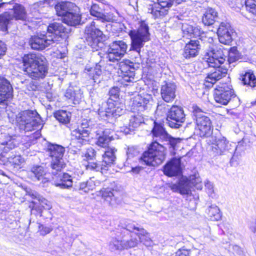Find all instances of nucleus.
<instances>
[{"label": "nucleus", "mask_w": 256, "mask_h": 256, "mask_svg": "<svg viewBox=\"0 0 256 256\" xmlns=\"http://www.w3.org/2000/svg\"><path fill=\"white\" fill-rule=\"evenodd\" d=\"M218 18V12L212 8H208L202 16V22L205 26H212Z\"/></svg>", "instance_id": "4c0bfd02"}, {"label": "nucleus", "mask_w": 256, "mask_h": 256, "mask_svg": "<svg viewBox=\"0 0 256 256\" xmlns=\"http://www.w3.org/2000/svg\"><path fill=\"white\" fill-rule=\"evenodd\" d=\"M54 38L48 36L46 33H37L30 37L29 44L33 50H42L54 44Z\"/></svg>", "instance_id": "6ab92c4d"}, {"label": "nucleus", "mask_w": 256, "mask_h": 256, "mask_svg": "<svg viewBox=\"0 0 256 256\" xmlns=\"http://www.w3.org/2000/svg\"><path fill=\"white\" fill-rule=\"evenodd\" d=\"M219 42L226 45H230L233 40L234 30L227 22H222L216 28Z\"/></svg>", "instance_id": "393cba45"}, {"label": "nucleus", "mask_w": 256, "mask_h": 256, "mask_svg": "<svg viewBox=\"0 0 256 256\" xmlns=\"http://www.w3.org/2000/svg\"><path fill=\"white\" fill-rule=\"evenodd\" d=\"M22 62L24 72L32 80L44 78L48 73L46 60L41 54H25Z\"/></svg>", "instance_id": "f03ea898"}, {"label": "nucleus", "mask_w": 256, "mask_h": 256, "mask_svg": "<svg viewBox=\"0 0 256 256\" xmlns=\"http://www.w3.org/2000/svg\"><path fill=\"white\" fill-rule=\"evenodd\" d=\"M162 171L164 174L168 177L181 174V158H174L170 159L164 166Z\"/></svg>", "instance_id": "a878e982"}, {"label": "nucleus", "mask_w": 256, "mask_h": 256, "mask_svg": "<svg viewBox=\"0 0 256 256\" xmlns=\"http://www.w3.org/2000/svg\"><path fill=\"white\" fill-rule=\"evenodd\" d=\"M116 151L115 148L108 146L104 154H102V160L98 161L99 165L91 163L90 165V168L95 169L96 172H100L102 173L106 172L110 167L115 164Z\"/></svg>", "instance_id": "9b49d317"}, {"label": "nucleus", "mask_w": 256, "mask_h": 256, "mask_svg": "<svg viewBox=\"0 0 256 256\" xmlns=\"http://www.w3.org/2000/svg\"><path fill=\"white\" fill-rule=\"evenodd\" d=\"M128 45L123 40H114L109 45L106 58L110 62H118L126 53Z\"/></svg>", "instance_id": "2eb2a0df"}, {"label": "nucleus", "mask_w": 256, "mask_h": 256, "mask_svg": "<svg viewBox=\"0 0 256 256\" xmlns=\"http://www.w3.org/2000/svg\"><path fill=\"white\" fill-rule=\"evenodd\" d=\"M70 32V28H66L62 22H54L50 23L47 26V32L46 33L48 36L54 38V43L59 40L60 38H64L67 37Z\"/></svg>", "instance_id": "5701e85b"}, {"label": "nucleus", "mask_w": 256, "mask_h": 256, "mask_svg": "<svg viewBox=\"0 0 256 256\" xmlns=\"http://www.w3.org/2000/svg\"><path fill=\"white\" fill-rule=\"evenodd\" d=\"M54 176L58 178L57 182H54L56 186L62 189H68L72 187L73 181L72 176L69 174L59 172L58 174Z\"/></svg>", "instance_id": "e433bc0d"}, {"label": "nucleus", "mask_w": 256, "mask_h": 256, "mask_svg": "<svg viewBox=\"0 0 256 256\" xmlns=\"http://www.w3.org/2000/svg\"><path fill=\"white\" fill-rule=\"evenodd\" d=\"M114 192H116V191L110 188H102L100 191L102 198L112 206L114 204L116 201Z\"/></svg>", "instance_id": "49530a36"}, {"label": "nucleus", "mask_w": 256, "mask_h": 256, "mask_svg": "<svg viewBox=\"0 0 256 256\" xmlns=\"http://www.w3.org/2000/svg\"><path fill=\"white\" fill-rule=\"evenodd\" d=\"M51 6L55 5L54 8L58 16L64 17L65 14L68 12L74 4L70 2H62L55 4V2L50 0Z\"/></svg>", "instance_id": "58836bf2"}, {"label": "nucleus", "mask_w": 256, "mask_h": 256, "mask_svg": "<svg viewBox=\"0 0 256 256\" xmlns=\"http://www.w3.org/2000/svg\"><path fill=\"white\" fill-rule=\"evenodd\" d=\"M201 42H202L201 38L196 40H190L184 48L182 54L183 57L187 60L196 57L201 48Z\"/></svg>", "instance_id": "c85d7f7f"}, {"label": "nucleus", "mask_w": 256, "mask_h": 256, "mask_svg": "<svg viewBox=\"0 0 256 256\" xmlns=\"http://www.w3.org/2000/svg\"><path fill=\"white\" fill-rule=\"evenodd\" d=\"M22 82L26 84L27 86V89L28 90H36L38 88L37 84L32 80L29 82L28 80H26Z\"/></svg>", "instance_id": "69168bd1"}, {"label": "nucleus", "mask_w": 256, "mask_h": 256, "mask_svg": "<svg viewBox=\"0 0 256 256\" xmlns=\"http://www.w3.org/2000/svg\"><path fill=\"white\" fill-rule=\"evenodd\" d=\"M192 118L200 130L201 137H208L212 134V126L208 117L206 116L204 111L196 105L192 106Z\"/></svg>", "instance_id": "1a4fd4ad"}, {"label": "nucleus", "mask_w": 256, "mask_h": 256, "mask_svg": "<svg viewBox=\"0 0 256 256\" xmlns=\"http://www.w3.org/2000/svg\"><path fill=\"white\" fill-rule=\"evenodd\" d=\"M80 88L76 86L68 87L64 93V97L74 104H80L83 96Z\"/></svg>", "instance_id": "2f4dec72"}, {"label": "nucleus", "mask_w": 256, "mask_h": 256, "mask_svg": "<svg viewBox=\"0 0 256 256\" xmlns=\"http://www.w3.org/2000/svg\"><path fill=\"white\" fill-rule=\"evenodd\" d=\"M46 152L52 160L50 162L52 174L53 176H56L66 166V164L63 159L65 148L61 145L50 142L47 146Z\"/></svg>", "instance_id": "0eeeda50"}, {"label": "nucleus", "mask_w": 256, "mask_h": 256, "mask_svg": "<svg viewBox=\"0 0 256 256\" xmlns=\"http://www.w3.org/2000/svg\"><path fill=\"white\" fill-rule=\"evenodd\" d=\"M196 252V250H187L182 248L176 252L175 256H193L194 252Z\"/></svg>", "instance_id": "13d9d810"}, {"label": "nucleus", "mask_w": 256, "mask_h": 256, "mask_svg": "<svg viewBox=\"0 0 256 256\" xmlns=\"http://www.w3.org/2000/svg\"><path fill=\"white\" fill-rule=\"evenodd\" d=\"M62 18V22L70 26H76L80 24L82 14L80 8L74 4Z\"/></svg>", "instance_id": "bb28decb"}, {"label": "nucleus", "mask_w": 256, "mask_h": 256, "mask_svg": "<svg viewBox=\"0 0 256 256\" xmlns=\"http://www.w3.org/2000/svg\"><path fill=\"white\" fill-rule=\"evenodd\" d=\"M116 236L112 238L110 240L108 248L111 252L121 251L124 249H128L137 246L138 240L135 238L130 239L126 238L124 236L118 234L117 232Z\"/></svg>", "instance_id": "f8f14e48"}, {"label": "nucleus", "mask_w": 256, "mask_h": 256, "mask_svg": "<svg viewBox=\"0 0 256 256\" xmlns=\"http://www.w3.org/2000/svg\"><path fill=\"white\" fill-rule=\"evenodd\" d=\"M206 212L212 221H218L220 220L222 216L219 208L215 204H212L206 210Z\"/></svg>", "instance_id": "c03bdc74"}, {"label": "nucleus", "mask_w": 256, "mask_h": 256, "mask_svg": "<svg viewBox=\"0 0 256 256\" xmlns=\"http://www.w3.org/2000/svg\"><path fill=\"white\" fill-rule=\"evenodd\" d=\"M185 120L186 115L184 109L180 106L173 105L166 113V123L172 128H180Z\"/></svg>", "instance_id": "ddd939ff"}, {"label": "nucleus", "mask_w": 256, "mask_h": 256, "mask_svg": "<svg viewBox=\"0 0 256 256\" xmlns=\"http://www.w3.org/2000/svg\"><path fill=\"white\" fill-rule=\"evenodd\" d=\"M205 187L209 196L213 198L214 196L213 184L207 180L205 182Z\"/></svg>", "instance_id": "e2e57ef3"}, {"label": "nucleus", "mask_w": 256, "mask_h": 256, "mask_svg": "<svg viewBox=\"0 0 256 256\" xmlns=\"http://www.w3.org/2000/svg\"><path fill=\"white\" fill-rule=\"evenodd\" d=\"M245 5L248 11L256 16V4L252 0H246Z\"/></svg>", "instance_id": "4d7b16f0"}, {"label": "nucleus", "mask_w": 256, "mask_h": 256, "mask_svg": "<svg viewBox=\"0 0 256 256\" xmlns=\"http://www.w3.org/2000/svg\"><path fill=\"white\" fill-rule=\"evenodd\" d=\"M0 144L4 146L2 153V154L4 156L8 154L12 151H15L14 149L17 147L18 142L16 138L8 134L4 133L0 136Z\"/></svg>", "instance_id": "7c9ffc66"}, {"label": "nucleus", "mask_w": 256, "mask_h": 256, "mask_svg": "<svg viewBox=\"0 0 256 256\" xmlns=\"http://www.w3.org/2000/svg\"><path fill=\"white\" fill-rule=\"evenodd\" d=\"M136 234L138 237V239L136 238L138 240V243L140 242L146 246H152V242L150 237V234L144 229L143 228H141L140 232H136Z\"/></svg>", "instance_id": "09e8293b"}, {"label": "nucleus", "mask_w": 256, "mask_h": 256, "mask_svg": "<svg viewBox=\"0 0 256 256\" xmlns=\"http://www.w3.org/2000/svg\"><path fill=\"white\" fill-rule=\"evenodd\" d=\"M92 182L91 181L80 182L79 184V190H82L86 193L88 192L90 190L92 189Z\"/></svg>", "instance_id": "bf43d9fd"}, {"label": "nucleus", "mask_w": 256, "mask_h": 256, "mask_svg": "<svg viewBox=\"0 0 256 256\" xmlns=\"http://www.w3.org/2000/svg\"><path fill=\"white\" fill-rule=\"evenodd\" d=\"M120 226L122 227V230L118 231V234L122 235L127 239H128L129 238H130L131 236L134 238L130 234V233L134 232L135 230H136V232H138L142 228L136 226L129 220L121 221Z\"/></svg>", "instance_id": "72a5a7b5"}, {"label": "nucleus", "mask_w": 256, "mask_h": 256, "mask_svg": "<svg viewBox=\"0 0 256 256\" xmlns=\"http://www.w3.org/2000/svg\"><path fill=\"white\" fill-rule=\"evenodd\" d=\"M240 79L244 85H247L252 88L256 86V78L251 70L246 71L244 74H242Z\"/></svg>", "instance_id": "a19ab883"}, {"label": "nucleus", "mask_w": 256, "mask_h": 256, "mask_svg": "<svg viewBox=\"0 0 256 256\" xmlns=\"http://www.w3.org/2000/svg\"><path fill=\"white\" fill-rule=\"evenodd\" d=\"M46 174L44 167L40 166H34L29 172V175L34 180H42Z\"/></svg>", "instance_id": "37998d69"}, {"label": "nucleus", "mask_w": 256, "mask_h": 256, "mask_svg": "<svg viewBox=\"0 0 256 256\" xmlns=\"http://www.w3.org/2000/svg\"><path fill=\"white\" fill-rule=\"evenodd\" d=\"M96 128V124L93 121L84 119L76 129L72 130L71 134L81 146L88 142L90 136H92V134L95 133L97 139L96 145L102 148H108L109 143L114 140L112 134L113 132L110 129L95 130Z\"/></svg>", "instance_id": "f257e3e1"}, {"label": "nucleus", "mask_w": 256, "mask_h": 256, "mask_svg": "<svg viewBox=\"0 0 256 256\" xmlns=\"http://www.w3.org/2000/svg\"><path fill=\"white\" fill-rule=\"evenodd\" d=\"M12 19L11 16L8 12L0 15V30L5 32L8 30V25Z\"/></svg>", "instance_id": "864d4df0"}, {"label": "nucleus", "mask_w": 256, "mask_h": 256, "mask_svg": "<svg viewBox=\"0 0 256 256\" xmlns=\"http://www.w3.org/2000/svg\"><path fill=\"white\" fill-rule=\"evenodd\" d=\"M14 96V88L10 82L3 76H0V104L7 105Z\"/></svg>", "instance_id": "b1692460"}, {"label": "nucleus", "mask_w": 256, "mask_h": 256, "mask_svg": "<svg viewBox=\"0 0 256 256\" xmlns=\"http://www.w3.org/2000/svg\"><path fill=\"white\" fill-rule=\"evenodd\" d=\"M98 149L94 148L90 146L86 148V150L83 153L84 156V160L87 162V164L86 166V169L88 170H94L96 172L94 168H90V165L91 163H94L96 165H99L98 162L96 160V157L98 155Z\"/></svg>", "instance_id": "473e14b6"}, {"label": "nucleus", "mask_w": 256, "mask_h": 256, "mask_svg": "<svg viewBox=\"0 0 256 256\" xmlns=\"http://www.w3.org/2000/svg\"><path fill=\"white\" fill-rule=\"evenodd\" d=\"M214 145L212 150L218 155L226 154L228 153L232 154L236 148L235 144H230L226 138L222 135L215 136Z\"/></svg>", "instance_id": "aec40b11"}, {"label": "nucleus", "mask_w": 256, "mask_h": 256, "mask_svg": "<svg viewBox=\"0 0 256 256\" xmlns=\"http://www.w3.org/2000/svg\"><path fill=\"white\" fill-rule=\"evenodd\" d=\"M84 34L86 42L93 50L97 51L104 47L106 36L96 28L95 22L92 21L86 26Z\"/></svg>", "instance_id": "6e6552de"}, {"label": "nucleus", "mask_w": 256, "mask_h": 256, "mask_svg": "<svg viewBox=\"0 0 256 256\" xmlns=\"http://www.w3.org/2000/svg\"><path fill=\"white\" fill-rule=\"evenodd\" d=\"M153 99L152 95L144 94H138L133 98L131 104L132 110L134 112H137L141 114L149 110L152 105Z\"/></svg>", "instance_id": "dca6fc26"}, {"label": "nucleus", "mask_w": 256, "mask_h": 256, "mask_svg": "<svg viewBox=\"0 0 256 256\" xmlns=\"http://www.w3.org/2000/svg\"><path fill=\"white\" fill-rule=\"evenodd\" d=\"M117 102H114L110 100L102 104L98 110L100 117L104 120L109 121L114 117L120 116L124 112V108L117 106Z\"/></svg>", "instance_id": "4468645a"}, {"label": "nucleus", "mask_w": 256, "mask_h": 256, "mask_svg": "<svg viewBox=\"0 0 256 256\" xmlns=\"http://www.w3.org/2000/svg\"><path fill=\"white\" fill-rule=\"evenodd\" d=\"M46 4H50V0H46L45 2L40 1L34 4L30 8L32 12L36 14V13H43V8Z\"/></svg>", "instance_id": "603ef678"}, {"label": "nucleus", "mask_w": 256, "mask_h": 256, "mask_svg": "<svg viewBox=\"0 0 256 256\" xmlns=\"http://www.w3.org/2000/svg\"><path fill=\"white\" fill-rule=\"evenodd\" d=\"M142 114L140 115H135L131 118L130 120V126H132V128H138L140 124L144 123V119L142 116Z\"/></svg>", "instance_id": "5fc2aeb1"}, {"label": "nucleus", "mask_w": 256, "mask_h": 256, "mask_svg": "<svg viewBox=\"0 0 256 256\" xmlns=\"http://www.w3.org/2000/svg\"><path fill=\"white\" fill-rule=\"evenodd\" d=\"M38 230L41 235L45 236L50 233L52 231V228L51 227L45 226L42 224H39Z\"/></svg>", "instance_id": "680f3d73"}, {"label": "nucleus", "mask_w": 256, "mask_h": 256, "mask_svg": "<svg viewBox=\"0 0 256 256\" xmlns=\"http://www.w3.org/2000/svg\"><path fill=\"white\" fill-rule=\"evenodd\" d=\"M54 116L60 122L66 124L70 121L71 113L66 110H58L54 114Z\"/></svg>", "instance_id": "8fccbe9b"}, {"label": "nucleus", "mask_w": 256, "mask_h": 256, "mask_svg": "<svg viewBox=\"0 0 256 256\" xmlns=\"http://www.w3.org/2000/svg\"><path fill=\"white\" fill-rule=\"evenodd\" d=\"M240 57L241 54L238 52L236 47L230 48L228 50V60L226 64H230L238 60Z\"/></svg>", "instance_id": "3c124183"}, {"label": "nucleus", "mask_w": 256, "mask_h": 256, "mask_svg": "<svg viewBox=\"0 0 256 256\" xmlns=\"http://www.w3.org/2000/svg\"><path fill=\"white\" fill-rule=\"evenodd\" d=\"M120 89L118 86L112 88L108 92L110 98L108 100L116 102L119 100Z\"/></svg>", "instance_id": "6e6d98bb"}, {"label": "nucleus", "mask_w": 256, "mask_h": 256, "mask_svg": "<svg viewBox=\"0 0 256 256\" xmlns=\"http://www.w3.org/2000/svg\"><path fill=\"white\" fill-rule=\"evenodd\" d=\"M213 70L209 72L206 78V82L211 84H214L216 81L226 76L228 72V68L225 65H218L212 66Z\"/></svg>", "instance_id": "c756f323"}, {"label": "nucleus", "mask_w": 256, "mask_h": 256, "mask_svg": "<svg viewBox=\"0 0 256 256\" xmlns=\"http://www.w3.org/2000/svg\"><path fill=\"white\" fill-rule=\"evenodd\" d=\"M132 126H130V124H128V126H123L120 128V131L123 132L126 135H128V134H132L134 130V128H132Z\"/></svg>", "instance_id": "774afa93"}, {"label": "nucleus", "mask_w": 256, "mask_h": 256, "mask_svg": "<svg viewBox=\"0 0 256 256\" xmlns=\"http://www.w3.org/2000/svg\"><path fill=\"white\" fill-rule=\"evenodd\" d=\"M166 152L164 146L160 143L152 142L148 150L139 160L147 166H156L165 160Z\"/></svg>", "instance_id": "423d86ee"}, {"label": "nucleus", "mask_w": 256, "mask_h": 256, "mask_svg": "<svg viewBox=\"0 0 256 256\" xmlns=\"http://www.w3.org/2000/svg\"><path fill=\"white\" fill-rule=\"evenodd\" d=\"M20 128L25 132L38 131L42 128L40 116L36 110H28L22 112L16 117Z\"/></svg>", "instance_id": "20e7f679"}, {"label": "nucleus", "mask_w": 256, "mask_h": 256, "mask_svg": "<svg viewBox=\"0 0 256 256\" xmlns=\"http://www.w3.org/2000/svg\"><path fill=\"white\" fill-rule=\"evenodd\" d=\"M84 72L88 76V78L93 80L94 82H100L102 71L100 64H96L93 66L86 65L85 66Z\"/></svg>", "instance_id": "c9c22d12"}, {"label": "nucleus", "mask_w": 256, "mask_h": 256, "mask_svg": "<svg viewBox=\"0 0 256 256\" xmlns=\"http://www.w3.org/2000/svg\"><path fill=\"white\" fill-rule=\"evenodd\" d=\"M46 212L42 208V206H34L31 210V215H35L36 216H43V214Z\"/></svg>", "instance_id": "052dcab7"}, {"label": "nucleus", "mask_w": 256, "mask_h": 256, "mask_svg": "<svg viewBox=\"0 0 256 256\" xmlns=\"http://www.w3.org/2000/svg\"><path fill=\"white\" fill-rule=\"evenodd\" d=\"M170 188L173 192H179L182 194H189L191 192L190 182L183 178L177 183L172 184Z\"/></svg>", "instance_id": "f704fd0d"}, {"label": "nucleus", "mask_w": 256, "mask_h": 256, "mask_svg": "<svg viewBox=\"0 0 256 256\" xmlns=\"http://www.w3.org/2000/svg\"><path fill=\"white\" fill-rule=\"evenodd\" d=\"M153 128L151 130L153 142H164L167 144L171 150H174L178 144L181 142V138H176L170 136L166 130L162 122H154Z\"/></svg>", "instance_id": "39448f33"}, {"label": "nucleus", "mask_w": 256, "mask_h": 256, "mask_svg": "<svg viewBox=\"0 0 256 256\" xmlns=\"http://www.w3.org/2000/svg\"><path fill=\"white\" fill-rule=\"evenodd\" d=\"M90 14L102 22H112L116 20V16L112 12H106L102 4H97L92 2Z\"/></svg>", "instance_id": "4be33fe9"}, {"label": "nucleus", "mask_w": 256, "mask_h": 256, "mask_svg": "<svg viewBox=\"0 0 256 256\" xmlns=\"http://www.w3.org/2000/svg\"><path fill=\"white\" fill-rule=\"evenodd\" d=\"M128 35L131 40L130 50L136 52L137 55L140 56L141 48L150 40L148 24L144 21H140L138 29L130 30Z\"/></svg>", "instance_id": "7ed1b4c3"}, {"label": "nucleus", "mask_w": 256, "mask_h": 256, "mask_svg": "<svg viewBox=\"0 0 256 256\" xmlns=\"http://www.w3.org/2000/svg\"><path fill=\"white\" fill-rule=\"evenodd\" d=\"M138 68L137 65L128 60H126L119 63L118 69L121 74V82L127 85L125 82H132L134 80L135 72Z\"/></svg>", "instance_id": "a211bd4d"}, {"label": "nucleus", "mask_w": 256, "mask_h": 256, "mask_svg": "<svg viewBox=\"0 0 256 256\" xmlns=\"http://www.w3.org/2000/svg\"><path fill=\"white\" fill-rule=\"evenodd\" d=\"M176 86L172 82H164L160 88V95L166 102H171L176 97Z\"/></svg>", "instance_id": "cd10ccee"}, {"label": "nucleus", "mask_w": 256, "mask_h": 256, "mask_svg": "<svg viewBox=\"0 0 256 256\" xmlns=\"http://www.w3.org/2000/svg\"><path fill=\"white\" fill-rule=\"evenodd\" d=\"M8 162L14 166H19L24 162V159L16 151H12L7 155H4Z\"/></svg>", "instance_id": "a18cd8bd"}, {"label": "nucleus", "mask_w": 256, "mask_h": 256, "mask_svg": "<svg viewBox=\"0 0 256 256\" xmlns=\"http://www.w3.org/2000/svg\"><path fill=\"white\" fill-rule=\"evenodd\" d=\"M157 3L150 5L148 12L150 13L153 17L160 18L168 13L170 8L176 4V0H156Z\"/></svg>", "instance_id": "f3484780"}, {"label": "nucleus", "mask_w": 256, "mask_h": 256, "mask_svg": "<svg viewBox=\"0 0 256 256\" xmlns=\"http://www.w3.org/2000/svg\"><path fill=\"white\" fill-rule=\"evenodd\" d=\"M214 99L217 103L227 105L231 100H238L231 84L228 83H220L214 90ZM239 104V103L238 104Z\"/></svg>", "instance_id": "9d476101"}, {"label": "nucleus", "mask_w": 256, "mask_h": 256, "mask_svg": "<svg viewBox=\"0 0 256 256\" xmlns=\"http://www.w3.org/2000/svg\"><path fill=\"white\" fill-rule=\"evenodd\" d=\"M207 54L208 58H206L208 66L222 65L226 62V56L224 54L223 48L221 46L210 48V50L207 52Z\"/></svg>", "instance_id": "412c9836"}, {"label": "nucleus", "mask_w": 256, "mask_h": 256, "mask_svg": "<svg viewBox=\"0 0 256 256\" xmlns=\"http://www.w3.org/2000/svg\"><path fill=\"white\" fill-rule=\"evenodd\" d=\"M139 154V151L138 148L134 146H128L126 150L127 158L126 161L124 163L125 166H128L132 164V162L136 160L138 158L137 156Z\"/></svg>", "instance_id": "79ce46f5"}, {"label": "nucleus", "mask_w": 256, "mask_h": 256, "mask_svg": "<svg viewBox=\"0 0 256 256\" xmlns=\"http://www.w3.org/2000/svg\"><path fill=\"white\" fill-rule=\"evenodd\" d=\"M168 106L164 102H160L158 104L156 112H160L162 114L165 113L168 110Z\"/></svg>", "instance_id": "0e129e2a"}, {"label": "nucleus", "mask_w": 256, "mask_h": 256, "mask_svg": "<svg viewBox=\"0 0 256 256\" xmlns=\"http://www.w3.org/2000/svg\"><path fill=\"white\" fill-rule=\"evenodd\" d=\"M12 16L16 20H25L27 13L24 7L21 4H15L12 8Z\"/></svg>", "instance_id": "ea45409f"}, {"label": "nucleus", "mask_w": 256, "mask_h": 256, "mask_svg": "<svg viewBox=\"0 0 256 256\" xmlns=\"http://www.w3.org/2000/svg\"><path fill=\"white\" fill-rule=\"evenodd\" d=\"M193 30V26L188 24H183L182 26V30L184 34H186L190 36Z\"/></svg>", "instance_id": "338daca9"}, {"label": "nucleus", "mask_w": 256, "mask_h": 256, "mask_svg": "<svg viewBox=\"0 0 256 256\" xmlns=\"http://www.w3.org/2000/svg\"><path fill=\"white\" fill-rule=\"evenodd\" d=\"M33 196L40 202V205L39 206H42V208H44L46 210L44 212L48 214L47 218H51V214L48 212V210L52 208L51 202L38 194H33Z\"/></svg>", "instance_id": "de8ad7c7"}]
</instances>
